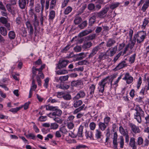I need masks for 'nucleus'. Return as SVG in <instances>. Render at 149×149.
Listing matches in <instances>:
<instances>
[{"label": "nucleus", "instance_id": "obj_56", "mask_svg": "<svg viewBox=\"0 0 149 149\" xmlns=\"http://www.w3.org/2000/svg\"><path fill=\"white\" fill-rule=\"evenodd\" d=\"M143 97L139 96L138 97L136 98L135 100L136 102H138L139 103H143Z\"/></svg>", "mask_w": 149, "mask_h": 149}, {"label": "nucleus", "instance_id": "obj_38", "mask_svg": "<svg viewBox=\"0 0 149 149\" xmlns=\"http://www.w3.org/2000/svg\"><path fill=\"white\" fill-rule=\"evenodd\" d=\"M92 16L90 18L89 20V22L91 24H93L95 21L96 17H97L94 14V13L92 14Z\"/></svg>", "mask_w": 149, "mask_h": 149}, {"label": "nucleus", "instance_id": "obj_46", "mask_svg": "<svg viewBox=\"0 0 149 149\" xmlns=\"http://www.w3.org/2000/svg\"><path fill=\"white\" fill-rule=\"evenodd\" d=\"M38 72V69L36 68L34 66L32 68V78L33 79L34 78L36 75L37 72Z\"/></svg>", "mask_w": 149, "mask_h": 149}, {"label": "nucleus", "instance_id": "obj_9", "mask_svg": "<svg viewBox=\"0 0 149 149\" xmlns=\"http://www.w3.org/2000/svg\"><path fill=\"white\" fill-rule=\"evenodd\" d=\"M136 41L135 40H133V41H129V43L125 46L123 52V54L126 53L127 51L128 50V48L131 49L133 47L135 44Z\"/></svg>", "mask_w": 149, "mask_h": 149}, {"label": "nucleus", "instance_id": "obj_20", "mask_svg": "<svg viewBox=\"0 0 149 149\" xmlns=\"http://www.w3.org/2000/svg\"><path fill=\"white\" fill-rule=\"evenodd\" d=\"M85 95V93L83 91H80L73 98V99H79L80 98H83Z\"/></svg>", "mask_w": 149, "mask_h": 149}, {"label": "nucleus", "instance_id": "obj_60", "mask_svg": "<svg viewBox=\"0 0 149 149\" xmlns=\"http://www.w3.org/2000/svg\"><path fill=\"white\" fill-rule=\"evenodd\" d=\"M29 15L32 18L33 17V16H34V17H35V15H36V14L34 12V10L32 8H31L29 10Z\"/></svg>", "mask_w": 149, "mask_h": 149}, {"label": "nucleus", "instance_id": "obj_29", "mask_svg": "<svg viewBox=\"0 0 149 149\" xmlns=\"http://www.w3.org/2000/svg\"><path fill=\"white\" fill-rule=\"evenodd\" d=\"M56 87L57 88H59L62 89H67L70 87V86L68 85H62L61 84H56Z\"/></svg>", "mask_w": 149, "mask_h": 149}, {"label": "nucleus", "instance_id": "obj_15", "mask_svg": "<svg viewBox=\"0 0 149 149\" xmlns=\"http://www.w3.org/2000/svg\"><path fill=\"white\" fill-rule=\"evenodd\" d=\"M71 85L72 86L78 87L83 84L82 81L81 80H77L76 81H73L71 82Z\"/></svg>", "mask_w": 149, "mask_h": 149}, {"label": "nucleus", "instance_id": "obj_58", "mask_svg": "<svg viewBox=\"0 0 149 149\" xmlns=\"http://www.w3.org/2000/svg\"><path fill=\"white\" fill-rule=\"evenodd\" d=\"M40 10H41V7L40 4H38L36 5L35 8V10L37 13H39Z\"/></svg>", "mask_w": 149, "mask_h": 149}, {"label": "nucleus", "instance_id": "obj_14", "mask_svg": "<svg viewBox=\"0 0 149 149\" xmlns=\"http://www.w3.org/2000/svg\"><path fill=\"white\" fill-rule=\"evenodd\" d=\"M69 62V61H68L60 60L58 64V68L60 69L65 67Z\"/></svg>", "mask_w": 149, "mask_h": 149}, {"label": "nucleus", "instance_id": "obj_32", "mask_svg": "<svg viewBox=\"0 0 149 149\" xmlns=\"http://www.w3.org/2000/svg\"><path fill=\"white\" fill-rule=\"evenodd\" d=\"M0 33L3 36H6L7 33V31L3 26L0 27Z\"/></svg>", "mask_w": 149, "mask_h": 149}, {"label": "nucleus", "instance_id": "obj_42", "mask_svg": "<svg viewBox=\"0 0 149 149\" xmlns=\"http://www.w3.org/2000/svg\"><path fill=\"white\" fill-rule=\"evenodd\" d=\"M72 8L70 6H68L65 9L64 13L65 15H68L72 11Z\"/></svg>", "mask_w": 149, "mask_h": 149}, {"label": "nucleus", "instance_id": "obj_28", "mask_svg": "<svg viewBox=\"0 0 149 149\" xmlns=\"http://www.w3.org/2000/svg\"><path fill=\"white\" fill-rule=\"evenodd\" d=\"M116 42L114 40L112 39H109L107 41L106 46L107 47H110L113 46Z\"/></svg>", "mask_w": 149, "mask_h": 149}, {"label": "nucleus", "instance_id": "obj_17", "mask_svg": "<svg viewBox=\"0 0 149 149\" xmlns=\"http://www.w3.org/2000/svg\"><path fill=\"white\" fill-rule=\"evenodd\" d=\"M95 138L97 139H100L103 137L102 133L100 129H97L95 130Z\"/></svg>", "mask_w": 149, "mask_h": 149}, {"label": "nucleus", "instance_id": "obj_35", "mask_svg": "<svg viewBox=\"0 0 149 149\" xmlns=\"http://www.w3.org/2000/svg\"><path fill=\"white\" fill-rule=\"evenodd\" d=\"M129 145L131 147H136L135 145V139L133 138H131L130 139Z\"/></svg>", "mask_w": 149, "mask_h": 149}, {"label": "nucleus", "instance_id": "obj_59", "mask_svg": "<svg viewBox=\"0 0 149 149\" xmlns=\"http://www.w3.org/2000/svg\"><path fill=\"white\" fill-rule=\"evenodd\" d=\"M71 96L69 94H64L63 96V99L66 100H70L71 99Z\"/></svg>", "mask_w": 149, "mask_h": 149}, {"label": "nucleus", "instance_id": "obj_1", "mask_svg": "<svg viewBox=\"0 0 149 149\" xmlns=\"http://www.w3.org/2000/svg\"><path fill=\"white\" fill-rule=\"evenodd\" d=\"M136 111L134 114V118L139 123L142 122L141 117H144L146 124L149 123V115L147 113L145 114L142 109L139 105H136L135 109Z\"/></svg>", "mask_w": 149, "mask_h": 149}, {"label": "nucleus", "instance_id": "obj_63", "mask_svg": "<svg viewBox=\"0 0 149 149\" xmlns=\"http://www.w3.org/2000/svg\"><path fill=\"white\" fill-rule=\"evenodd\" d=\"M110 118L108 116H106L104 118V122L105 123L107 124V125H108V123L110 120Z\"/></svg>", "mask_w": 149, "mask_h": 149}, {"label": "nucleus", "instance_id": "obj_40", "mask_svg": "<svg viewBox=\"0 0 149 149\" xmlns=\"http://www.w3.org/2000/svg\"><path fill=\"white\" fill-rule=\"evenodd\" d=\"M119 143L120 144V148H123L124 145V139L122 136L120 137V141Z\"/></svg>", "mask_w": 149, "mask_h": 149}, {"label": "nucleus", "instance_id": "obj_25", "mask_svg": "<svg viewBox=\"0 0 149 149\" xmlns=\"http://www.w3.org/2000/svg\"><path fill=\"white\" fill-rule=\"evenodd\" d=\"M79 99H73V106L75 108H77L81 106L82 104V102L81 100H78Z\"/></svg>", "mask_w": 149, "mask_h": 149}, {"label": "nucleus", "instance_id": "obj_12", "mask_svg": "<svg viewBox=\"0 0 149 149\" xmlns=\"http://www.w3.org/2000/svg\"><path fill=\"white\" fill-rule=\"evenodd\" d=\"M143 3H144L143 5L141 10L144 12L149 6V0H141L139 2V5L140 4H142Z\"/></svg>", "mask_w": 149, "mask_h": 149}, {"label": "nucleus", "instance_id": "obj_6", "mask_svg": "<svg viewBox=\"0 0 149 149\" xmlns=\"http://www.w3.org/2000/svg\"><path fill=\"white\" fill-rule=\"evenodd\" d=\"M104 42H103L98 45L97 46L93 48L92 49L91 52L89 55V57L91 58L92 57L97 54L99 50L103 48V47L102 45L103 44H104Z\"/></svg>", "mask_w": 149, "mask_h": 149}, {"label": "nucleus", "instance_id": "obj_53", "mask_svg": "<svg viewBox=\"0 0 149 149\" xmlns=\"http://www.w3.org/2000/svg\"><path fill=\"white\" fill-rule=\"evenodd\" d=\"M58 125L56 123H52L50 125V128L52 129L56 130L58 127Z\"/></svg>", "mask_w": 149, "mask_h": 149}, {"label": "nucleus", "instance_id": "obj_26", "mask_svg": "<svg viewBox=\"0 0 149 149\" xmlns=\"http://www.w3.org/2000/svg\"><path fill=\"white\" fill-rule=\"evenodd\" d=\"M19 4L20 8L22 9H24L26 5V0H19Z\"/></svg>", "mask_w": 149, "mask_h": 149}, {"label": "nucleus", "instance_id": "obj_7", "mask_svg": "<svg viewBox=\"0 0 149 149\" xmlns=\"http://www.w3.org/2000/svg\"><path fill=\"white\" fill-rule=\"evenodd\" d=\"M117 50V46H115L109 49L105 52L106 55L108 58L109 56L112 57L116 53Z\"/></svg>", "mask_w": 149, "mask_h": 149}, {"label": "nucleus", "instance_id": "obj_4", "mask_svg": "<svg viewBox=\"0 0 149 149\" xmlns=\"http://www.w3.org/2000/svg\"><path fill=\"white\" fill-rule=\"evenodd\" d=\"M109 10V7L105 6L102 10L99 12L94 13V14L97 17L100 18H104L106 16V14Z\"/></svg>", "mask_w": 149, "mask_h": 149}, {"label": "nucleus", "instance_id": "obj_52", "mask_svg": "<svg viewBox=\"0 0 149 149\" xmlns=\"http://www.w3.org/2000/svg\"><path fill=\"white\" fill-rule=\"evenodd\" d=\"M56 0H52L50 2V8L53 9L56 4Z\"/></svg>", "mask_w": 149, "mask_h": 149}, {"label": "nucleus", "instance_id": "obj_54", "mask_svg": "<svg viewBox=\"0 0 149 149\" xmlns=\"http://www.w3.org/2000/svg\"><path fill=\"white\" fill-rule=\"evenodd\" d=\"M121 78L122 75H120L119 77H118L117 79L114 81V83L113 84L114 87H117L118 86V84L120 80L121 79Z\"/></svg>", "mask_w": 149, "mask_h": 149}, {"label": "nucleus", "instance_id": "obj_57", "mask_svg": "<svg viewBox=\"0 0 149 149\" xmlns=\"http://www.w3.org/2000/svg\"><path fill=\"white\" fill-rule=\"evenodd\" d=\"M87 21H84L81 24H80L79 26L81 29H83L87 26Z\"/></svg>", "mask_w": 149, "mask_h": 149}, {"label": "nucleus", "instance_id": "obj_10", "mask_svg": "<svg viewBox=\"0 0 149 149\" xmlns=\"http://www.w3.org/2000/svg\"><path fill=\"white\" fill-rule=\"evenodd\" d=\"M96 85L94 84H91L89 85L88 86V96H90V97L92 98L94 93L95 90Z\"/></svg>", "mask_w": 149, "mask_h": 149}, {"label": "nucleus", "instance_id": "obj_50", "mask_svg": "<svg viewBox=\"0 0 149 149\" xmlns=\"http://www.w3.org/2000/svg\"><path fill=\"white\" fill-rule=\"evenodd\" d=\"M119 4L120 3L119 2L113 3L110 6V8L112 9H113L118 7Z\"/></svg>", "mask_w": 149, "mask_h": 149}, {"label": "nucleus", "instance_id": "obj_45", "mask_svg": "<svg viewBox=\"0 0 149 149\" xmlns=\"http://www.w3.org/2000/svg\"><path fill=\"white\" fill-rule=\"evenodd\" d=\"M11 5H12L10 3H7L6 5V6L8 10L13 14V12L11 7Z\"/></svg>", "mask_w": 149, "mask_h": 149}, {"label": "nucleus", "instance_id": "obj_41", "mask_svg": "<svg viewBox=\"0 0 149 149\" xmlns=\"http://www.w3.org/2000/svg\"><path fill=\"white\" fill-rule=\"evenodd\" d=\"M33 24L35 28H36L37 26L38 25L39 22L38 20L37 17L36 15H35L34 19L33 21Z\"/></svg>", "mask_w": 149, "mask_h": 149}, {"label": "nucleus", "instance_id": "obj_39", "mask_svg": "<svg viewBox=\"0 0 149 149\" xmlns=\"http://www.w3.org/2000/svg\"><path fill=\"white\" fill-rule=\"evenodd\" d=\"M55 16V13L54 10H52L50 11L49 15V19L50 20H53Z\"/></svg>", "mask_w": 149, "mask_h": 149}, {"label": "nucleus", "instance_id": "obj_18", "mask_svg": "<svg viewBox=\"0 0 149 149\" xmlns=\"http://www.w3.org/2000/svg\"><path fill=\"white\" fill-rule=\"evenodd\" d=\"M118 135L116 132H115L113 136V147L114 149H117V148L118 143L117 142V138Z\"/></svg>", "mask_w": 149, "mask_h": 149}, {"label": "nucleus", "instance_id": "obj_5", "mask_svg": "<svg viewBox=\"0 0 149 149\" xmlns=\"http://www.w3.org/2000/svg\"><path fill=\"white\" fill-rule=\"evenodd\" d=\"M54 111L52 113H50L48 115V116L50 118H54L57 116H59L62 114V111L57 107H55L54 110Z\"/></svg>", "mask_w": 149, "mask_h": 149}, {"label": "nucleus", "instance_id": "obj_22", "mask_svg": "<svg viewBox=\"0 0 149 149\" xmlns=\"http://www.w3.org/2000/svg\"><path fill=\"white\" fill-rule=\"evenodd\" d=\"M127 66V63L124 61H122L116 67L115 69L116 70H119L122 69Z\"/></svg>", "mask_w": 149, "mask_h": 149}, {"label": "nucleus", "instance_id": "obj_11", "mask_svg": "<svg viewBox=\"0 0 149 149\" xmlns=\"http://www.w3.org/2000/svg\"><path fill=\"white\" fill-rule=\"evenodd\" d=\"M123 79L126 81V83L128 84L131 83L133 81V78L130 76L128 73H126Z\"/></svg>", "mask_w": 149, "mask_h": 149}, {"label": "nucleus", "instance_id": "obj_27", "mask_svg": "<svg viewBox=\"0 0 149 149\" xmlns=\"http://www.w3.org/2000/svg\"><path fill=\"white\" fill-rule=\"evenodd\" d=\"M108 125L106 124L105 123H104L100 122L98 123L99 129L103 131L105 130Z\"/></svg>", "mask_w": 149, "mask_h": 149}, {"label": "nucleus", "instance_id": "obj_33", "mask_svg": "<svg viewBox=\"0 0 149 149\" xmlns=\"http://www.w3.org/2000/svg\"><path fill=\"white\" fill-rule=\"evenodd\" d=\"M102 84L105 86V85L108 84H109L110 82V80L109 79V77H107L106 78L102 79L100 81V82Z\"/></svg>", "mask_w": 149, "mask_h": 149}, {"label": "nucleus", "instance_id": "obj_44", "mask_svg": "<svg viewBox=\"0 0 149 149\" xmlns=\"http://www.w3.org/2000/svg\"><path fill=\"white\" fill-rule=\"evenodd\" d=\"M69 76L68 75L61 76L59 77L60 80L61 82L65 81L68 80L69 78Z\"/></svg>", "mask_w": 149, "mask_h": 149}, {"label": "nucleus", "instance_id": "obj_49", "mask_svg": "<svg viewBox=\"0 0 149 149\" xmlns=\"http://www.w3.org/2000/svg\"><path fill=\"white\" fill-rule=\"evenodd\" d=\"M59 131L62 133L65 134L68 132L67 129L64 126L60 128Z\"/></svg>", "mask_w": 149, "mask_h": 149}, {"label": "nucleus", "instance_id": "obj_34", "mask_svg": "<svg viewBox=\"0 0 149 149\" xmlns=\"http://www.w3.org/2000/svg\"><path fill=\"white\" fill-rule=\"evenodd\" d=\"M68 72L67 70L63 69L57 71L56 72V74L58 75H62L67 74Z\"/></svg>", "mask_w": 149, "mask_h": 149}, {"label": "nucleus", "instance_id": "obj_8", "mask_svg": "<svg viewBox=\"0 0 149 149\" xmlns=\"http://www.w3.org/2000/svg\"><path fill=\"white\" fill-rule=\"evenodd\" d=\"M8 18H5L3 17H0V23L3 24L8 30L10 29V25L8 21Z\"/></svg>", "mask_w": 149, "mask_h": 149}, {"label": "nucleus", "instance_id": "obj_3", "mask_svg": "<svg viewBox=\"0 0 149 149\" xmlns=\"http://www.w3.org/2000/svg\"><path fill=\"white\" fill-rule=\"evenodd\" d=\"M86 107L85 105L83 104L82 106H80L79 108L76 109L73 112V114H77L76 117L77 118L79 119L84 116V113H79L82 110H85Z\"/></svg>", "mask_w": 149, "mask_h": 149}, {"label": "nucleus", "instance_id": "obj_62", "mask_svg": "<svg viewBox=\"0 0 149 149\" xmlns=\"http://www.w3.org/2000/svg\"><path fill=\"white\" fill-rule=\"evenodd\" d=\"M24 135L27 138H31L33 140L35 139V136L33 134L30 133L28 135H26L25 134Z\"/></svg>", "mask_w": 149, "mask_h": 149}, {"label": "nucleus", "instance_id": "obj_61", "mask_svg": "<svg viewBox=\"0 0 149 149\" xmlns=\"http://www.w3.org/2000/svg\"><path fill=\"white\" fill-rule=\"evenodd\" d=\"M67 127L70 130H72L73 129L74 127V124L72 122L68 123L67 124Z\"/></svg>", "mask_w": 149, "mask_h": 149}, {"label": "nucleus", "instance_id": "obj_23", "mask_svg": "<svg viewBox=\"0 0 149 149\" xmlns=\"http://www.w3.org/2000/svg\"><path fill=\"white\" fill-rule=\"evenodd\" d=\"M85 136L86 139H89L90 140L93 139V132L90 131H86L85 132Z\"/></svg>", "mask_w": 149, "mask_h": 149}, {"label": "nucleus", "instance_id": "obj_64", "mask_svg": "<svg viewBox=\"0 0 149 149\" xmlns=\"http://www.w3.org/2000/svg\"><path fill=\"white\" fill-rule=\"evenodd\" d=\"M22 108V107H17L14 108H12L10 110V111L13 112H16Z\"/></svg>", "mask_w": 149, "mask_h": 149}, {"label": "nucleus", "instance_id": "obj_16", "mask_svg": "<svg viewBox=\"0 0 149 149\" xmlns=\"http://www.w3.org/2000/svg\"><path fill=\"white\" fill-rule=\"evenodd\" d=\"M36 88L37 86L36 84H35V81L34 79H33L32 81V86L29 91V98H30L31 97L32 94V91H34L36 89Z\"/></svg>", "mask_w": 149, "mask_h": 149}, {"label": "nucleus", "instance_id": "obj_2", "mask_svg": "<svg viewBox=\"0 0 149 149\" xmlns=\"http://www.w3.org/2000/svg\"><path fill=\"white\" fill-rule=\"evenodd\" d=\"M146 36V31H141L135 35L133 40H137V42L140 43L143 42Z\"/></svg>", "mask_w": 149, "mask_h": 149}, {"label": "nucleus", "instance_id": "obj_31", "mask_svg": "<svg viewBox=\"0 0 149 149\" xmlns=\"http://www.w3.org/2000/svg\"><path fill=\"white\" fill-rule=\"evenodd\" d=\"M92 46V43L91 42H85L82 46L83 49H87Z\"/></svg>", "mask_w": 149, "mask_h": 149}, {"label": "nucleus", "instance_id": "obj_37", "mask_svg": "<svg viewBox=\"0 0 149 149\" xmlns=\"http://www.w3.org/2000/svg\"><path fill=\"white\" fill-rule=\"evenodd\" d=\"M9 38L10 39H14L15 37V32L13 31H10L8 34Z\"/></svg>", "mask_w": 149, "mask_h": 149}, {"label": "nucleus", "instance_id": "obj_36", "mask_svg": "<svg viewBox=\"0 0 149 149\" xmlns=\"http://www.w3.org/2000/svg\"><path fill=\"white\" fill-rule=\"evenodd\" d=\"M98 85L99 86L98 87V89H99V91L101 93H103L104 91L105 86L100 82L98 83Z\"/></svg>", "mask_w": 149, "mask_h": 149}, {"label": "nucleus", "instance_id": "obj_19", "mask_svg": "<svg viewBox=\"0 0 149 149\" xmlns=\"http://www.w3.org/2000/svg\"><path fill=\"white\" fill-rule=\"evenodd\" d=\"M149 22L148 19L146 18L144 19L142 23V24L141 26V29L142 31L146 30L147 26H148V24Z\"/></svg>", "mask_w": 149, "mask_h": 149}, {"label": "nucleus", "instance_id": "obj_55", "mask_svg": "<svg viewBox=\"0 0 149 149\" xmlns=\"http://www.w3.org/2000/svg\"><path fill=\"white\" fill-rule=\"evenodd\" d=\"M49 81V77L46 78L44 80L45 83L43 86L46 88H47L48 86Z\"/></svg>", "mask_w": 149, "mask_h": 149}, {"label": "nucleus", "instance_id": "obj_24", "mask_svg": "<svg viewBox=\"0 0 149 149\" xmlns=\"http://www.w3.org/2000/svg\"><path fill=\"white\" fill-rule=\"evenodd\" d=\"M93 31L91 29L86 30L81 32L78 34V36L80 37L86 36L92 32Z\"/></svg>", "mask_w": 149, "mask_h": 149}, {"label": "nucleus", "instance_id": "obj_21", "mask_svg": "<svg viewBox=\"0 0 149 149\" xmlns=\"http://www.w3.org/2000/svg\"><path fill=\"white\" fill-rule=\"evenodd\" d=\"M26 24L28 30L29 31V34L30 35L33 34V27L30 23V22L29 21L26 22Z\"/></svg>", "mask_w": 149, "mask_h": 149}, {"label": "nucleus", "instance_id": "obj_51", "mask_svg": "<svg viewBox=\"0 0 149 149\" xmlns=\"http://www.w3.org/2000/svg\"><path fill=\"white\" fill-rule=\"evenodd\" d=\"M119 131L121 134L123 136L127 134V132H125L123 127L122 126H120L119 127Z\"/></svg>", "mask_w": 149, "mask_h": 149}, {"label": "nucleus", "instance_id": "obj_48", "mask_svg": "<svg viewBox=\"0 0 149 149\" xmlns=\"http://www.w3.org/2000/svg\"><path fill=\"white\" fill-rule=\"evenodd\" d=\"M90 129L91 130H94L96 127V124L93 122L91 123L89 125Z\"/></svg>", "mask_w": 149, "mask_h": 149}, {"label": "nucleus", "instance_id": "obj_43", "mask_svg": "<svg viewBox=\"0 0 149 149\" xmlns=\"http://www.w3.org/2000/svg\"><path fill=\"white\" fill-rule=\"evenodd\" d=\"M98 58L100 60H104L105 59L107 58L108 57L106 55V53H102L99 55Z\"/></svg>", "mask_w": 149, "mask_h": 149}, {"label": "nucleus", "instance_id": "obj_13", "mask_svg": "<svg viewBox=\"0 0 149 149\" xmlns=\"http://www.w3.org/2000/svg\"><path fill=\"white\" fill-rule=\"evenodd\" d=\"M129 126L132 131L135 133H139L140 130L139 127L132 123H130Z\"/></svg>", "mask_w": 149, "mask_h": 149}, {"label": "nucleus", "instance_id": "obj_30", "mask_svg": "<svg viewBox=\"0 0 149 149\" xmlns=\"http://www.w3.org/2000/svg\"><path fill=\"white\" fill-rule=\"evenodd\" d=\"M84 126L82 125H80L77 134V136L80 137H82L83 136V131Z\"/></svg>", "mask_w": 149, "mask_h": 149}, {"label": "nucleus", "instance_id": "obj_47", "mask_svg": "<svg viewBox=\"0 0 149 149\" xmlns=\"http://www.w3.org/2000/svg\"><path fill=\"white\" fill-rule=\"evenodd\" d=\"M82 19L81 17L79 16H77L75 17L74 20V22L75 24H78L81 21Z\"/></svg>", "mask_w": 149, "mask_h": 149}]
</instances>
